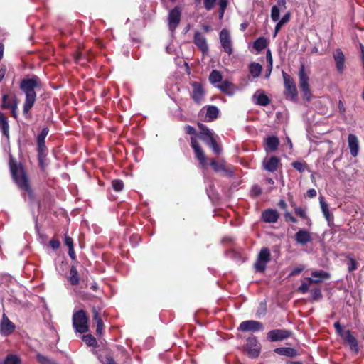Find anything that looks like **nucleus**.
I'll return each mask as SVG.
<instances>
[{"label": "nucleus", "instance_id": "54", "mask_svg": "<svg viewBox=\"0 0 364 364\" xmlns=\"http://www.w3.org/2000/svg\"><path fill=\"white\" fill-rule=\"evenodd\" d=\"M92 312H93V319L96 321V322H98V321H102V318L100 317V312L95 309V308H93L92 309Z\"/></svg>", "mask_w": 364, "mask_h": 364}, {"label": "nucleus", "instance_id": "59", "mask_svg": "<svg viewBox=\"0 0 364 364\" xmlns=\"http://www.w3.org/2000/svg\"><path fill=\"white\" fill-rule=\"evenodd\" d=\"M103 326H104V324H103L102 321L97 322V329H96L97 334H98V335L102 334Z\"/></svg>", "mask_w": 364, "mask_h": 364}, {"label": "nucleus", "instance_id": "45", "mask_svg": "<svg viewBox=\"0 0 364 364\" xmlns=\"http://www.w3.org/2000/svg\"><path fill=\"white\" fill-rule=\"evenodd\" d=\"M247 353L250 358H257L259 354V349L257 347L246 348Z\"/></svg>", "mask_w": 364, "mask_h": 364}, {"label": "nucleus", "instance_id": "31", "mask_svg": "<svg viewBox=\"0 0 364 364\" xmlns=\"http://www.w3.org/2000/svg\"><path fill=\"white\" fill-rule=\"evenodd\" d=\"M262 69V65L258 63H252L249 66L250 73L255 78L260 75Z\"/></svg>", "mask_w": 364, "mask_h": 364}, {"label": "nucleus", "instance_id": "46", "mask_svg": "<svg viewBox=\"0 0 364 364\" xmlns=\"http://www.w3.org/2000/svg\"><path fill=\"white\" fill-rule=\"evenodd\" d=\"M13 102H11L8 97L7 95H4L2 97V107L4 109H10L12 107Z\"/></svg>", "mask_w": 364, "mask_h": 364}, {"label": "nucleus", "instance_id": "53", "mask_svg": "<svg viewBox=\"0 0 364 364\" xmlns=\"http://www.w3.org/2000/svg\"><path fill=\"white\" fill-rule=\"evenodd\" d=\"M284 218L287 221L289 220L294 223H296L297 222L296 218L294 217L289 211H285Z\"/></svg>", "mask_w": 364, "mask_h": 364}, {"label": "nucleus", "instance_id": "40", "mask_svg": "<svg viewBox=\"0 0 364 364\" xmlns=\"http://www.w3.org/2000/svg\"><path fill=\"white\" fill-rule=\"evenodd\" d=\"M291 165L296 170L301 173L304 172L306 168V164L304 161H294Z\"/></svg>", "mask_w": 364, "mask_h": 364}, {"label": "nucleus", "instance_id": "55", "mask_svg": "<svg viewBox=\"0 0 364 364\" xmlns=\"http://www.w3.org/2000/svg\"><path fill=\"white\" fill-rule=\"evenodd\" d=\"M291 18V13L289 11L287 12L279 21L284 24L287 23L290 21Z\"/></svg>", "mask_w": 364, "mask_h": 364}, {"label": "nucleus", "instance_id": "25", "mask_svg": "<svg viewBox=\"0 0 364 364\" xmlns=\"http://www.w3.org/2000/svg\"><path fill=\"white\" fill-rule=\"evenodd\" d=\"M279 144V139L274 136H269L265 139V150L267 151H274Z\"/></svg>", "mask_w": 364, "mask_h": 364}, {"label": "nucleus", "instance_id": "56", "mask_svg": "<svg viewBox=\"0 0 364 364\" xmlns=\"http://www.w3.org/2000/svg\"><path fill=\"white\" fill-rule=\"evenodd\" d=\"M65 245L68 247V249L74 247L73 239L67 235L65 237Z\"/></svg>", "mask_w": 364, "mask_h": 364}, {"label": "nucleus", "instance_id": "42", "mask_svg": "<svg viewBox=\"0 0 364 364\" xmlns=\"http://www.w3.org/2000/svg\"><path fill=\"white\" fill-rule=\"evenodd\" d=\"M112 186L114 191H121L124 188V183L122 180L115 179L112 182Z\"/></svg>", "mask_w": 364, "mask_h": 364}, {"label": "nucleus", "instance_id": "6", "mask_svg": "<svg viewBox=\"0 0 364 364\" xmlns=\"http://www.w3.org/2000/svg\"><path fill=\"white\" fill-rule=\"evenodd\" d=\"M298 76L299 87L302 92L304 93V97L309 100L311 95L309 83V74L305 70V66L304 64L301 65Z\"/></svg>", "mask_w": 364, "mask_h": 364}, {"label": "nucleus", "instance_id": "36", "mask_svg": "<svg viewBox=\"0 0 364 364\" xmlns=\"http://www.w3.org/2000/svg\"><path fill=\"white\" fill-rule=\"evenodd\" d=\"M267 46V41L264 38L260 37L254 42V48L258 52L264 50Z\"/></svg>", "mask_w": 364, "mask_h": 364}, {"label": "nucleus", "instance_id": "20", "mask_svg": "<svg viewBox=\"0 0 364 364\" xmlns=\"http://www.w3.org/2000/svg\"><path fill=\"white\" fill-rule=\"evenodd\" d=\"M193 42L203 53H206L208 51V46L206 41V38L200 32L196 31L195 33Z\"/></svg>", "mask_w": 364, "mask_h": 364}, {"label": "nucleus", "instance_id": "16", "mask_svg": "<svg viewBox=\"0 0 364 364\" xmlns=\"http://www.w3.org/2000/svg\"><path fill=\"white\" fill-rule=\"evenodd\" d=\"M198 128L200 129V132L198 134V136L203 140L208 146L212 143L215 139L213 137V132L203 124L198 123Z\"/></svg>", "mask_w": 364, "mask_h": 364}, {"label": "nucleus", "instance_id": "11", "mask_svg": "<svg viewBox=\"0 0 364 364\" xmlns=\"http://www.w3.org/2000/svg\"><path fill=\"white\" fill-rule=\"evenodd\" d=\"M333 58L338 73L339 74H343L346 68V57L344 53L340 48H336L333 53Z\"/></svg>", "mask_w": 364, "mask_h": 364}, {"label": "nucleus", "instance_id": "3", "mask_svg": "<svg viewBox=\"0 0 364 364\" xmlns=\"http://www.w3.org/2000/svg\"><path fill=\"white\" fill-rule=\"evenodd\" d=\"M334 328L337 334H338L344 341L348 343L352 351L358 353L359 351L357 339L352 335L350 330H344L338 321L334 323Z\"/></svg>", "mask_w": 364, "mask_h": 364}, {"label": "nucleus", "instance_id": "34", "mask_svg": "<svg viewBox=\"0 0 364 364\" xmlns=\"http://www.w3.org/2000/svg\"><path fill=\"white\" fill-rule=\"evenodd\" d=\"M68 280L72 285H77L79 283L78 272L73 266L70 268Z\"/></svg>", "mask_w": 364, "mask_h": 364}, {"label": "nucleus", "instance_id": "1", "mask_svg": "<svg viewBox=\"0 0 364 364\" xmlns=\"http://www.w3.org/2000/svg\"><path fill=\"white\" fill-rule=\"evenodd\" d=\"M39 86L40 81L37 76H33L31 78L23 79L21 82L20 88L26 95V100L23 109V112L26 118L31 117L29 112L36 100L35 89Z\"/></svg>", "mask_w": 364, "mask_h": 364}, {"label": "nucleus", "instance_id": "10", "mask_svg": "<svg viewBox=\"0 0 364 364\" xmlns=\"http://www.w3.org/2000/svg\"><path fill=\"white\" fill-rule=\"evenodd\" d=\"M181 11L178 6H176L174 9L169 11L168 14V27L169 29L173 32L177 28L181 21Z\"/></svg>", "mask_w": 364, "mask_h": 364}, {"label": "nucleus", "instance_id": "58", "mask_svg": "<svg viewBox=\"0 0 364 364\" xmlns=\"http://www.w3.org/2000/svg\"><path fill=\"white\" fill-rule=\"evenodd\" d=\"M218 6H219L220 10L225 11L227 6H228V0H219Z\"/></svg>", "mask_w": 364, "mask_h": 364}, {"label": "nucleus", "instance_id": "9", "mask_svg": "<svg viewBox=\"0 0 364 364\" xmlns=\"http://www.w3.org/2000/svg\"><path fill=\"white\" fill-rule=\"evenodd\" d=\"M220 42L224 51L229 55L233 53L232 42L229 31L226 28L222 29L219 36Z\"/></svg>", "mask_w": 364, "mask_h": 364}, {"label": "nucleus", "instance_id": "44", "mask_svg": "<svg viewBox=\"0 0 364 364\" xmlns=\"http://www.w3.org/2000/svg\"><path fill=\"white\" fill-rule=\"evenodd\" d=\"M37 359L38 362L41 363V364H57L53 360H50L48 358L41 354L37 355Z\"/></svg>", "mask_w": 364, "mask_h": 364}, {"label": "nucleus", "instance_id": "35", "mask_svg": "<svg viewBox=\"0 0 364 364\" xmlns=\"http://www.w3.org/2000/svg\"><path fill=\"white\" fill-rule=\"evenodd\" d=\"M311 277L315 279H320L319 282L330 278V274L323 270H318L311 272Z\"/></svg>", "mask_w": 364, "mask_h": 364}, {"label": "nucleus", "instance_id": "19", "mask_svg": "<svg viewBox=\"0 0 364 364\" xmlns=\"http://www.w3.org/2000/svg\"><path fill=\"white\" fill-rule=\"evenodd\" d=\"M282 75L284 81V86L287 91L291 95L293 98L296 97L297 96V90L293 78L284 72Z\"/></svg>", "mask_w": 364, "mask_h": 364}, {"label": "nucleus", "instance_id": "38", "mask_svg": "<svg viewBox=\"0 0 364 364\" xmlns=\"http://www.w3.org/2000/svg\"><path fill=\"white\" fill-rule=\"evenodd\" d=\"M311 300L313 301H319L322 299L323 295L319 288H314L310 290Z\"/></svg>", "mask_w": 364, "mask_h": 364}, {"label": "nucleus", "instance_id": "7", "mask_svg": "<svg viewBox=\"0 0 364 364\" xmlns=\"http://www.w3.org/2000/svg\"><path fill=\"white\" fill-rule=\"evenodd\" d=\"M270 251L267 247H263L258 256L256 262L254 264L255 270L258 272H264L267 263L270 261Z\"/></svg>", "mask_w": 364, "mask_h": 364}, {"label": "nucleus", "instance_id": "28", "mask_svg": "<svg viewBox=\"0 0 364 364\" xmlns=\"http://www.w3.org/2000/svg\"><path fill=\"white\" fill-rule=\"evenodd\" d=\"M209 81L215 87L218 85V82H222L223 76L221 73L217 70H213L209 75Z\"/></svg>", "mask_w": 364, "mask_h": 364}, {"label": "nucleus", "instance_id": "18", "mask_svg": "<svg viewBox=\"0 0 364 364\" xmlns=\"http://www.w3.org/2000/svg\"><path fill=\"white\" fill-rule=\"evenodd\" d=\"M294 240L296 242V243L305 245L309 242H311L312 241V237L311 234L304 230V229H300L295 235H294Z\"/></svg>", "mask_w": 364, "mask_h": 364}, {"label": "nucleus", "instance_id": "29", "mask_svg": "<svg viewBox=\"0 0 364 364\" xmlns=\"http://www.w3.org/2000/svg\"><path fill=\"white\" fill-rule=\"evenodd\" d=\"M0 128L4 136H9V126L7 117L1 112H0Z\"/></svg>", "mask_w": 364, "mask_h": 364}, {"label": "nucleus", "instance_id": "14", "mask_svg": "<svg viewBox=\"0 0 364 364\" xmlns=\"http://www.w3.org/2000/svg\"><path fill=\"white\" fill-rule=\"evenodd\" d=\"M291 331L285 329L272 330L267 333V338L269 341H278L290 337Z\"/></svg>", "mask_w": 364, "mask_h": 364}, {"label": "nucleus", "instance_id": "63", "mask_svg": "<svg viewBox=\"0 0 364 364\" xmlns=\"http://www.w3.org/2000/svg\"><path fill=\"white\" fill-rule=\"evenodd\" d=\"M6 72V68L5 66H3L0 68V82L3 80L5 76Z\"/></svg>", "mask_w": 364, "mask_h": 364}, {"label": "nucleus", "instance_id": "48", "mask_svg": "<svg viewBox=\"0 0 364 364\" xmlns=\"http://www.w3.org/2000/svg\"><path fill=\"white\" fill-rule=\"evenodd\" d=\"M208 146L210 147L215 154H220L221 152L222 149L219 146V144H218V143L216 142L215 139H214L213 141V144L210 143L208 145Z\"/></svg>", "mask_w": 364, "mask_h": 364}, {"label": "nucleus", "instance_id": "30", "mask_svg": "<svg viewBox=\"0 0 364 364\" xmlns=\"http://www.w3.org/2000/svg\"><path fill=\"white\" fill-rule=\"evenodd\" d=\"M0 364H21V359L16 355L9 354L4 359L0 358Z\"/></svg>", "mask_w": 364, "mask_h": 364}, {"label": "nucleus", "instance_id": "49", "mask_svg": "<svg viewBox=\"0 0 364 364\" xmlns=\"http://www.w3.org/2000/svg\"><path fill=\"white\" fill-rule=\"evenodd\" d=\"M309 291V284L306 282H302V284L299 287L298 291L301 294H306Z\"/></svg>", "mask_w": 364, "mask_h": 364}, {"label": "nucleus", "instance_id": "64", "mask_svg": "<svg viewBox=\"0 0 364 364\" xmlns=\"http://www.w3.org/2000/svg\"><path fill=\"white\" fill-rule=\"evenodd\" d=\"M68 255H69V256L70 257V258L73 260L75 259L76 257H75V251H74V247L68 249Z\"/></svg>", "mask_w": 364, "mask_h": 364}, {"label": "nucleus", "instance_id": "60", "mask_svg": "<svg viewBox=\"0 0 364 364\" xmlns=\"http://www.w3.org/2000/svg\"><path fill=\"white\" fill-rule=\"evenodd\" d=\"M185 130H186V132L188 134H196L195 129L190 125H186L185 127Z\"/></svg>", "mask_w": 364, "mask_h": 364}, {"label": "nucleus", "instance_id": "27", "mask_svg": "<svg viewBox=\"0 0 364 364\" xmlns=\"http://www.w3.org/2000/svg\"><path fill=\"white\" fill-rule=\"evenodd\" d=\"M319 200H320V205H321V208L322 213H323L325 218L326 219V220L330 224L333 220V216L330 213V211H329V209H328V205L324 201L323 198L321 197L319 198Z\"/></svg>", "mask_w": 364, "mask_h": 364}, {"label": "nucleus", "instance_id": "23", "mask_svg": "<svg viewBox=\"0 0 364 364\" xmlns=\"http://www.w3.org/2000/svg\"><path fill=\"white\" fill-rule=\"evenodd\" d=\"M278 218L279 213L274 209H267L262 213V219L265 223H274L277 222Z\"/></svg>", "mask_w": 364, "mask_h": 364}, {"label": "nucleus", "instance_id": "62", "mask_svg": "<svg viewBox=\"0 0 364 364\" xmlns=\"http://www.w3.org/2000/svg\"><path fill=\"white\" fill-rule=\"evenodd\" d=\"M316 196V191L314 188L309 189L307 191V196L309 198H314Z\"/></svg>", "mask_w": 364, "mask_h": 364}, {"label": "nucleus", "instance_id": "41", "mask_svg": "<svg viewBox=\"0 0 364 364\" xmlns=\"http://www.w3.org/2000/svg\"><path fill=\"white\" fill-rule=\"evenodd\" d=\"M275 351L280 355L292 356V352L294 351V349L291 348H278L275 349Z\"/></svg>", "mask_w": 364, "mask_h": 364}, {"label": "nucleus", "instance_id": "13", "mask_svg": "<svg viewBox=\"0 0 364 364\" xmlns=\"http://www.w3.org/2000/svg\"><path fill=\"white\" fill-rule=\"evenodd\" d=\"M191 85L193 87L191 94L193 100L197 104H201L205 95V92L201 84L198 82H193Z\"/></svg>", "mask_w": 364, "mask_h": 364}, {"label": "nucleus", "instance_id": "47", "mask_svg": "<svg viewBox=\"0 0 364 364\" xmlns=\"http://www.w3.org/2000/svg\"><path fill=\"white\" fill-rule=\"evenodd\" d=\"M217 0H204V7L206 10L210 11L215 6Z\"/></svg>", "mask_w": 364, "mask_h": 364}, {"label": "nucleus", "instance_id": "17", "mask_svg": "<svg viewBox=\"0 0 364 364\" xmlns=\"http://www.w3.org/2000/svg\"><path fill=\"white\" fill-rule=\"evenodd\" d=\"M279 161L277 156L266 157L262 161V167L264 170L273 173L277 171Z\"/></svg>", "mask_w": 364, "mask_h": 364}, {"label": "nucleus", "instance_id": "22", "mask_svg": "<svg viewBox=\"0 0 364 364\" xmlns=\"http://www.w3.org/2000/svg\"><path fill=\"white\" fill-rule=\"evenodd\" d=\"M14 323L4 314L0 324L1 333L4 336H8L14 331Z\"/></svg>", "mask_w": 364, "mask_h": 364}, {"label": "nucleus", "instance_id": "39", "mask_svg": "<svg viewBox=\"0 0 364 364\" xmlns=\"http://www.w3.org/2000/svg\"><path fill=\"white\" fill-rule=\"evenodd\" d=\"M210 165L215 171H225L224 161H216L215 160H212Z\"/></svg>", "mask_w": 364, "mask_h": 364}, {"label": "nucleus", "instance_id": "52", "mask_svg": "<svg viewBox=\"0 0 364 364\" xmlns=\"http://www.w3.org/2000/svg\"><path fill=\"white\" fill-rule=\"evenodd\" d=\"M257 340L255 338H250L247 341V344H246L245 348H249L257 347Z\"/></svg>", "mask_w": 364, "mask_h": 364}, {"label": "nucleus", "instance_id": "5", "mask_svg": "<svg viewBox=\"0 0 364 364\" xmlns=\"http://www.w3.org/2000/svg\"><path fill=\"white\" fill-rule=\"evenodd\" d=\"M287 9L286 0H277V5H274L271 9V19L274 22H277L274 28V37H275L278 32L281 30L282 26L284 25L279 21L280 11Z\"/></svg>", "mask_w": 364, "mask_h": 364}, {"label": "nucleus", "instance_id": "50", "mask_svg": "<svg viewBox=\"0 0 364 364\" xmlns=\"http://www.w3.org/2000/svg\"><path fill=\"white\" fill-rule=\"evenodd\" d=\"M304 269V267L303 265H299L291 270L289 274V277H294L299 274Z\"/></svg>", "mask_w": 364, "mask_h": 364}, {"label": "nucleus", "instance_id": "61", "mask_svg": "<svg viewBox=\"0 0 364 364\" xmlns=\"http://www.w3.org/2000/svg\"><path fill=\"white\" fill-rule=\"evenodd\" d=\"M305 280L307 282L306 283L309 284V286L312 284L319 283L320 279H315L314 277H306Z\"/></svg>", "mask_w": 364, "mask_h": 364}, {"label": "nucleus", "instance_id": "33", "mask_svg": "<svg viewBox=\"0 0 364 364\" xmlns=\"http://www.w3.org/2000/svg\"><path fill=\"white\" fill-rule=\"evenodd\" d=\"M219 114V109L217 107L210 105L207 108L205 117L209 119L210 121L214 120L218 117Z\"/></svg>", "mask_w": 364, "mask_h": 364}, {"label": "nucleus", "instance_id": "32", "mask_svg": "<svg viewBox=\"0 0 364 364\" xmlns=\"http://www.w3.org/2000/svg\"><path fill=\"white\" fill-rule=\"evenodd\" d=\"M294 212L295 213L299 215L300 218L306 220V225L308 226H311L312 223L311 219L307 216L306 209L303 208L302 207L296 206L294 208Z\"/></svg>", "mask_w": 364, "mask_h": 364}, {"label": "nucleus", "instance_id": "24", "mask_svg": "<svg viewBox=\"0 0 364 364\" xmlns=\"http://www.w3.org/2000/svg\"><path fill=\"white\" fill-rule=\"evenodd\" d=\"M348 142L350 154L353 157L357 156L359 151V143L358 137L353 134H350L348 137Z\"/></svg>", "mask_w": 364, "mask_h": 364}, {"label": "nucleus", "instance_id": "37", "mask_svg": "<svg viewBox=\"0 0 364 364\" xmlns=\"http://www.w3.org/2000/svg\"><path fill=\"white\" fill-rule=\"evenodd\" d=\"M82 341L88 346L95 347L97 344L95 338L91 334L84 335L82 336Z\"/></svg>", "mask_w": 364, "mask_h": 364}, {"label": "nucleus", "instance_id": "2", "mask_svg": "<svg viewBox=\"0 0 364 364\" xmlns=\"http://www.w3.org/2000/svg\"><path fill=\"white\" fill-rule=\"evenodd\" d=\"M12 178L18 187L26 192L30 198L32 197V191L26 173L21 164H10Z\"/></svg>", "mask_w": 364, "mask_h": 364}, {"label": "nucleus", "instance_id": "51", "mask_svg": "<svg viewBox=\"0 0 364 364\" xmlns=\"http://www.w3.org/2000/svg\"><path fill=\"white\" fill-rule=\"evenodd\" d=\"M17 108H18V102L16 99L13 100L12 107L10 108L11 110V114L14 118H17Z\"/></svg>", "mask_w": 364, "mask_h": 364}, {"label": "nucleus", "instance_id": "12", "mask_svg": "<svg viewBox=\"0 0 364 364\" xmlns=\"http://www.w3.org/2000/svg\"><path fill=\"white\" fill-rule=\"evenodd\" d=\"M242 331H259L263 329V325L261 322L254 320L242 321L238 328Z\"/></svg>", "mask_w": 364, "mask_h": 364}, {"label": "nucleus", "instance_id": "26", "mask_svg": "<svg viewBox=\"0 0 364 364\" xmlns=\"http://www.w3.org/2000/svg\"><path fill=\"white\" fill-rule=\"evenodd\" d=\"M252 97L256 100L255 103L261 106H267L270 103L268 96L261 90H257Z\"/></svg>", "mask_w": 364, "mask_h": 364}, {"label": "nucleus", "instance_id": "57", "mask_svg": "<svg viewBox=\"0 0 364 364\" xmlns=\"http://www.w3.org/2000/svg\"><path fill=\"white\" fill-rule=\"evenodd\" d=\"M60 243L58 240H51L50 241V246L53 249V250H57L60 247Z\"/></svg>", "mask_w": 364, "mask_h": 364}, {"label": "nucleus", "instance_id": "8", "mask_svg": "<svg viewBox=\"0 0 364 364\" xmlns=\"http://www.w3.org/2000/svg\"><path fill=\"white\" fill-rule=\"evenodd\" d=\"M48 134V129L43 128L41 133L37 136V145H38V156L41 163L43 162L44 158L46 156V146L45 144V139Z\"/></svg>", "mask_w": 364, "mask_h": 364}, {"label": "nucleus", "instance_id": "15", "mask_svg": "<svg viewBox=\"0 0 364 364\" xmlns=\"http://www.w3.org/2000/svg\"><path fill=\"white\" fill-rule=\"evenodd\" d=\"M191 147L193 148L196 154V158L198 159V160L200 161L203 166H205L207 165L206 157L201 146H200L199 143L198 142L197 139L195 137L192 136L191 138Z\"/></svg>", "mask_w": 364, "mask_h": 364}, {"label": "nucleus", "instance_id": "43", "mask_svg": "<svg viewBox=\"0 0 364 364\" xmlns=\"http://www.w3.org/2000/svg\"><path fill=\"white\" fill-rule=\"evenodd\" d=\"M347 265L348 269L350 272H353L358 269V262L353 257H349Z\"/></svg>", "mask_w": 364, "mask_h": 364}, {"label": "nucleus", "instance_id": "4", "mask_svg": "<svg viewBox=\"0 0 364 364\" xmlns=\"http://www.w3.org/2000/svg\"><path fill=\"white\" fill-rule=\"evenodd\" d=\"M73 326L75 331L84 333L88 331V318L83 310H79L73 315Z\"/></svg>", "mask_w": 364, "mask_h": 364}, {"label": "nucleus", "instance_id": "21", "mask_svg": "<svg viewBox=\"0 0 364 364\" xmlns=\"http://www.w3.org/2000/svg\"><path fill=\"white\" fill-rule=\"evenodd\" d=\"M215 87L229 96H232L237 90V87L228 80L223 81L220 84L215 85Z\"/></svg>", "mask_w": 364, "mask_h": 364}]
</instances>
